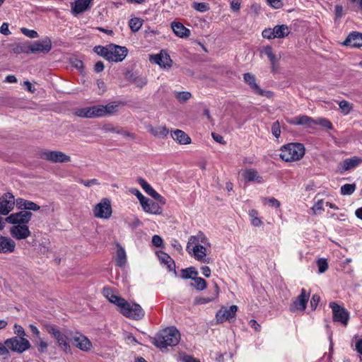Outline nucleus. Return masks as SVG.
<instances>
[{
    "label": "nucleus",
    "instance_id": "f257e3e1",
    "mask_svg": "<svg viewBox=\"0 0 362 362\" xmlns=\"http://www.w3.org/2000/svg\"><path fill=\"white\" fill-rule=\"evenodd\" d=\"M186 250L195 259L205 263L208 262L207 255L211 252V244L205 234L199 231L189 238Z\"/></svg>",
    "mask_w": 362,
    "mask_h": 362
},
{
    "label": "nucleus",
    "instance_id": "f03ea898",
    "mask_svg": "<svg viewBox=\"0 0 362 362\" xmlns=\"http://www.w3.org/2000/svg\"><path fill=\"white\" fill-rule=\"evenodd\" d=\"M180 340V334L174 327H167L158 332L153 338V344L161 351L168 346H176Z\"/></svg>",
    "mask_w": 362,
    "mask_h": 362
},
{
    "label": "nucleus",
    "instance_id": "7ed1b4c3",
    "mask_svg": "<svg viewBox=\"0 0 362 362\" xmlns=\"http://www.w3.org/2000/svg\"><path fill=\"white\" fill-rule=\"evenodd\" d=\"M305 153V148L303 144L289 143L281 148L279 156L286 162H294L300 160Z\"/></svg>",
    "mask_w": 362,
    "mask_h": 362
},
{
    "label": "nucleus",
    "instance_id": "20e7f679",
    "mask_svg": "<svg viewBox=\"0 0 362 362\" xmlns=\"http://www.w3.org/2000/svg\"><path fill=\"white\" fill-rule=\"evenodd\" d=\"M46 331L55 339L60 350L64 354H72L69 337L58 329L55 325H46Z\"/></svg>",
    "mask_w": 362,
    "mask_h": 362
},
{
    "label": "nucleus",
    "instance_id": "39448f33",
    "mask_svg": "<svg viewBox=\"0 0 362 362\" xmlns=\"http://www.w3.org/2000/svg\"><path fill=\"white\" fill-rule=\"evenodd\" d=\"M119 312L126 317L139 320L144 317L145 312L140 305L135 303H129L125 300L119 310Z\"/></svg>",
    "mask_w": 362,
    "mask_h": 362
},
{
    "label": "nucleus",
    "instance_id": "423d86ee",
    "mask_svg": "<svg viewBox=\"0 0 362 362\" xmlns=\"http://www.w3.org/2000/svg\"><path fill=\"white\" fill-rule=\"evenodd\" d=\"M112 214L111 202L107 198H103L93 208V214L95 218L109 219Z\"/></svg>",
    "mask_w": 362,
    "mask_h": 362
},
{
    "label": "nucleus",
    "instance_id": "0eeeda50",
    "mask_svg": "<svg viewBox=\"0 0 362 362\" xmlns=\"http://www.w3.org/2000/svg\"><path fill=\"white\" fill-rule=\"evenodd\" d=\"M52 49V42L49 38L37 40L24 45L23 51L26 53H48Z\"/></svg>",
    "mask_w": 362,
    "mask_h": 362
},
{
    "label": "nucleus",
    "instance_id": "6e6552de",
    "mask_svg": "<svg viewBox=\"0 0 362 362\" xmlns=\"http://www.w3.org/2000/svg\"><path fill=\"white\" fill-rule=\"evenodd\" d=\"M5 345L17 353H23L30 348V343L26 338L18 337L7 339Z\"/></svg>",
    "mask_w": 362,
    "mask_h": 362
},
{
    "label": "nucleus",
    "instance_id": "1a4fd4ad",
    "mask_svg": "<svg viewBox=\"0 0 362 362\" xmlns=\"http://www.w3.org/2000/svg\"><path fill=\"white\" fill-rule=\"evenodd\" d=\"M42 159L52 163H64L71 161L70 156L60 151L44 150L40 153Z\"/></svg>",
    "mask_w": 362,
    "mask_h": 362
},
{
    "label": "nucleus",
    "instance_id": "9d476101",
    "mask_svg": "<svg viewBox=\"0 0 362 362\" xmlns=\"http://www.w3.org/2000/svg\"><path fill=\"white\" fill-rule=\"evenodd\" d=\"M22 211L11 214L6 218V221L11 224H28L32 218L33 214L30 211Z\"/></svg>",
    "mask_w": 362,
    "mask_h": 362
},
{
    "label": "nucleus",
    "instance_id": "9b49d317",
    "mask_svg": "<svg viewBox=\"0 0 362 362\" xmlns=\"http://www.w3.org/2000/svg\"><path fill=\"white\" fill-rule=\"evenodd\" d=\"M127 53L128 49L125 47L110 45L108 61L120 62L125 59Z\"/></svg>",
    "mask_w": 362,
    "mask_h": 362
},
{
    "label": "nucleus",
    "instance_id": "f8f14e48",
    "mask_svg": "<svg viewBox=\"0 0 362 362\" xmlns=\"http://www.w3.org/2000/svg\"><path fill=\"white\" fill-rule=\"evenodd\" d=\"M16 204L14 196L11 193H6L0 197V214L8 215Z\"/></svg>",
    "mask_w": 362,
    "mask_h": 362
},
{
    "label": "nucleus",
    "instance_id": "ddd939ff",
    "mask_svg": "<svg viewBox=\"0 0 362 362\" xmlns=\"http://www.w3.org/2000/svg\"><path fill=\"white\" fill-rule=\"evenodd\" d=\"M238 310L237 305H233L228 308H221L216 314V321L222 323L225 321L234 320Z\"/></svg>",
    "mask_w": 362,
    "mask_h": 362
},
{
    "label": "nucleus",
    "instance_id": "4468645a",
    "mask_svg": "<svg viewBox=\"0 0 362 362\" xmlns=\"http://www.w3.org/2000/svg\"><path fill=\"white\" fill-rule=\"evenodd\" d=\"M329 307L332 310L334 320L339 322L344 325H346L349 321L348 311L334 302H331Z\"/></svg>",
    "mask_w": 362,
    "mask_h": 362
},
{
    "label": "nucleus",
    "instance_id": "2eb2a0df",
    "mask_svg": "<svg viewBox=\"0 0 362 362\" xmlns=\"http://www.w3.org/2000/svg\"><path fill=\"white\" fill-rule=\"evenodd\" d=\"M74 345L82 351H89L93 345L89 339L83 334L76 332L71 337Z\"/></svg>",
    "mask_w": 362,
    "mask_h": 362
},
{
    "label": "nucleus",
    "instance_id": "dca6fc26",
    "mask_svg": "<svg viewBox=\"0 0 362 362\" xmlns=\"http://www.w3.org/2000/svg\"><path fill=\"white\" fill-rule=\"evenodd\" d=\"M10 228L11 235L16 240H25L30 236L31 232L26 224H13Z\"/></svg>",
    "mask_w": 362,
    "mask_h": 362
},
{
    "label": "nucleus",
    "instance_id": "f3484780",
    "mask_svg": "<svg viewBox=\"0 0 362 362\" xmlns=\"http://www.w3.org/2000/svg\"><path fill=\"white\" fill-rule=\"evenodd\" d=\"M310 297V293H307L305 289L302 288L300 294L291 305L290 310L292 312L303 311L306 308V305Z\"/></svg>",
    "mask_w": 362,
    "mask_h": 362
},
{
    "label": "nucleus",
    "instance_id": "a211bd4d",
    "mask_svg": "<svg viewBox=\"0 0 362 362\" xmlns=\"http://www.w3.org/2000/svg\"><path fill=\"white\" fill-rule=\"evenodd\" d=\"M362 163V158L358 156H353L349 158H346L339 165V172L344 173L345 171L351 170L356 166L359 165Z\"/></svg>",
    "mask_w": 362,
    "mask_h": 362
},
{
    "label": "nucleus",
    "instance_id": "6ab92c4d",
    "mask_svg": "<svg viewBox=\"0 0 362 362\" xmlns=\"http://www.w3.org/2000/svg\"><path fill=\"white\" fill-rule=\"evenodd\" d=\"M150 60L163 68H170L172 65V60L169 54L163 51L158 54L151 56Z\"/></svg>",
    "mask_w": 362,
    "mask_h": 362
},
{
    "label": "nucleus",
    "instance_id": "aec40b11",
    "mask_svg": "<svg viewBox=\"0 0 362 362\" xmlns=\"http://www.w3.org/2000/svg\"><path fill=\"white\" fill-rule=\"evenodd\" d=\"M103 294L110 303L117 306L118 310L125 301V299L118 296L116 292L110 288H104L103 290Z\"/></svg>",
    "mask_w": 362,
    "mask_h": 362
},
{
    "label": "nucleus",
    "instance_id": "412c9836",
    "mask_svg": "<svg viewBox=\"0 0 362 362\" xmlns=\"http://www.w3.org/2000/svg\"><path fill=\"white\" fill-rule=\"evenodd\" d=\"M15 241L9 237L0 236V253L10 254L15 251Z\"/></svg>",
    "mask_w": 362,
    "mask_h": 362
},
{
    "label": "nucleus",
    "instance_id": "4be33fe9",
    "mask_svg": "<svg viewBox=\"0 0 362 362\" xmlns=\"http://www.w3.org/2000/svg\"><path fill=\"white\" fill-rule=\"evenodd\" d=\"M138 182L142 187V189L151 197L154 198L156 200L165 204L164 198L160 195L156 190H154L152 187L143 178H139Z\"/></svg>",
    "mask_w": 362,
    "mask_h": 362
},
{
    "label": "nucleus",
    "instance_id": "5701e85b",
    "mask_svg": "<svg viewBox=\"0 0 362 362\" xmlns=\"http://www.w3.org/2000/svg\"><path fill=\"white\" fill-rule=\"evenodd\" d=\"M141 205L144 211L146 213L151 214H160L162 213V209L159 204L148 198L142 202Z\"/></svg>",
    "mask_w": 362,
    "mask_h": 362
},
{
    "label": "nucleus",
    "instance_id": "b1692460",
    "mask_svg": "<svg viewBox=\"0 0 362 362\" xmlns=\"http://www.w3.org/2000/svg\"><path fill=\"white\" fill-rule=\"evenodd\" d=\"M344 44L351 47H362V33L353 32L349 35Z\"/></svg>",
    "mask_w": 362,
    "mask_h": 362
},
{
    "label": "nucleus",
    "instance_id": "393cba45",
    "mask_svg": "<svg viewBox=\"0 0 362 362\" xmlns=\"http://www.w3.org/2000/svg\"><path fill=\"white\" fill-rule=\"evenodd\" d=\"M242 176L245 181L255 182L257 183H262L264 180L263 177L255 169H246L243 173Z\"/></svg>",
    "mask_w": 362,
    "mask_h": 362
},
{
    "label": "nucleus",
    "instance_id": "a878e982",
    "mask_svg": "<svg viewBox=\"0 0 362 362\" xmlns=\"http://www.w3.org/2000/svg\"><path fill=\"white\" fill-rule=\"evenodd\" d=\"M290 123L295 125H303L305 127L313 128L314 127L315 119L307 115H299L292 118Z\"/></svg>",
    "mask_w": 362,
    "mask_h": 362
},
{
    "label": "nucleus",
    "instance_id": "bb28decb",
    "mask_svg": "<svg viewBox=\"0 0 362 362\" xmlns=\"http://www.w3.org/2000/svg\"><path fill=\"white\" fill-rule=\"evenodd\" d=\"M16 206L19 209L25 211L30 210L36 211L40 209V206L35 202L21 198L16 199Z\"/></svg>",
    "mask_w": 362,
    "mask_h": 362
},
{
    "label": "nucleus",
    "instance_id": "cd10ccee",
    "mask_svg": "<svg viewBox=\"0 0 362 362\" xmlns=\"http://www.w3.org/2000/svg\"><path fill=\"white\" fill-rule=\"evenodd\" d=\"M171 28L175 35L179 37H187L190 34V30L180 22H173Z\"/></svg>",
    "mask_w": 362,
    "mask_h": 362
},
{
    "label": "nucleus",
    "instance_id": "c85d7f7f",
    "mask_svg": "<svg viewBox=\"0 0 362 362\" xmlns=\"http://www.w3.org/2000/svg\"><path fill=\"white\" fill-rule=\"evenodd\" d=\"M172 138L180 144H188L191 143L190 137L183 131L177 129L172 134Z\"/></svg>",
    "mask_w": 362,
    "mask_h": 362
},
{
    "label": "nucleus",
    "instance_id": "c756f323",
    "mask_svg": "<svg viewBox=\"0 0 362 362\" xmlns=\"http://www.w3.org/2000/svg\"><path fill=\"white\" fill-rule=\"evenodd\" d=\"M127 78L139 88H142L147 83V80L145 77L133 73L127 74Z\"/></svg>",
    "mask_w": 362,
    "mask_h": 362
},
{
    "label": "nucleus",
    "instance_id": "7c9ffc66",
    "mask_svg": "<svg viewBox=\"0 0 362 362\" xmlns=\"http://www.w3.org/2000/svg\"><path fill=\"white\" fill-rule=\"evenodd\" d=\"M117 250L115 257L116 264L118 267H123L127 262V255L124 249L119 245H117Z\"/></svg>",
    "mask_w": 362,
    "mask_h": 362
},
{
    "label": "nucleus",
    "instance_id": "2f4dec72",
    "mask_svg": "<svg viewBox=\"0 0 362 362\" xmlns=\"http://www.w3.org/2000/svg\"><path fill=\"white\" fill-rule=\"evenodd\" d=\"M219 294V287L217 284H214V289L210 297H199L195 299V303L198 305L206 304L215 300Z\"/></svg>",
    "mask_w": 362,
    "mask_h": 362
},
{
    "label": "nucleus",
    "instance_id": "473e14b6",
    "mask_svg": "<svg viewBox=\"0 0 362 362\" xmlns=\"http://www.w3.org/2000/svg\"><path fill=\"white\" fill-rule=\"evenodd\" d=\"M244 81L248 84L250 88L253 90L255 93L260 88L256 82V78L255 75L250 73H246L243 75Z\"/></svg>",
    "mask_w": 362,
    "mask_h": 362
},
{
    "label": "nucleus",
    "instance_id": "72a5a7b5",
    "mask_svg": "<svg viewBox=\"0 0 362 362\" xmlns=\"http://www.w3.org/2000/svg\"><path fill=\"white\" fill-rule=\"evenodd\" d=\"M92 0H77L75 2L73 11L78 14L85 11L90 6Z\"/></svg>",
    "mask_w": 362,
    "mask_h": 362
},
{
    "label": "nucleus",
    "instance_id": "f704fd0d",
    "mask_svg": "<svg viewBox=\"0 0 362 362\" xmlns=\"http://www.w3.org/2000/svg\"><path fill=\"white\" fill-rule=\"evenodd\" d=\"M158 257L160 262L167 265L169 270H173L175 269V262L173 259L166 253L160 252L158 253Z\"/></svg>",
    "mask_w": 362,
    "mask_h": 362
},
{
    "label": "nucleus",
    "instance_id": "c9c22d12",
    "mask_svg": "<svg viewBox=\"0 0 362 362\" xmlns=\"http://www.w3.org/2000/svg\"><path fill=\"white\" fill-rule=\"evenodd\" d=\"M274 37L281 38L287 36L290 33L289 28L286 25H276L274 28Z\"/></svg>",
    "mask_w": 362,
    "mask_h": 362
},
{
    "label": "nucleus",
    "instance_id": "e433bc0d",
    "mask_svg": "<svg viewBox=\"0 0 362 362\" xmlns=\"http://www.w3.org/2000/svg\"><path fill=\"white\" fill-rule=\"evenodd\" d=\"M248 215L250 218L251 224L255 227H259L262 225V221L259 217L258 211L255 209L249 211Z\"/></svg>",
    "mask_w": 362,
    "mask_h": 362
},
{
    "label": "nucleus",
    "instance_id": "4c0bfd02",
    "mask_svg": "<svg viewBox=\"0 0 362 362\" xmlns=\"http://www.w3.org/2000/svg\"><path fill=\"white\" fill-rule=\"evenodd\" d=\"M150 133L157 137H165L168 130L165 126H158L151 128Z\"/></svg>",
    "mask_w": 362,
    "mask_h": 362
},
{
    "label": "nucleus",
    "instance_id": "58836bf2",
    "mask_svg": "<svg viewBox=\"0 0 362 362\" xmlns=\"http://www.w3.org/2000/svg\"><path fill=\"white\" fill-rule=\"evenodd\" d=\"M261 53L266 55L269 58L272 66L274 67L275 63L278 61V58L273 53L272 47L269 46L263 47L261 50Z\"/></svg>",
    "mask_w": 362,
    "mask_h": 362
},
{
    "label": "nucleus",
    "instance_id": "ea45409f",
    "mask_svg": "<svg viewBox=\"0 0 362 362\" xmlns=\"http://www.w3.org/2000/svg\"><path fill=\"white\" fill-rule=\"evenodd\" d=\"M339 107L341 112L344 115H349L353 110V105L346 100H341L339 103Z\"/></svg>",
    "mask_w": 362,
    "mask_h": 362
},
{
    "label": "nucleus",
    "instance_id": "a19ab883",
    "mask_svg": "<svg viewBox=\"0 0 362 362\" xmlns=\"http://www.w3.org/2000/svg\"><path fill=\"white\" fill-rule=\"evenodd\" d=\"M143 25V20L139 18H132L129 22L131 30L134 33L137 32Z\"/></svg>",
    "mask_w": 362,
    "mask_h": 362
},
{
    "label": "nucleus",
    "instance_id": "79ce46f5",
    "mask_svg": "<svg viewBox=\"0 0 362 362\" xmlns=\"http://www.w3.org/2000/svg\"><path fill=\"white\" fill-rule=\"evenodd\" d=\"M75 114L80 117L93 118L92 106L78 109Z\"/></svg>",
    "mask_w": 362,
    "mask_h": 362
},
{
    "label": "nucleus",
    "instance_id": "37998d69",
    "mask_svg": "<svg viewBox=\"0 0 362 362\" xmlns=\"http://www.w3.org/2000/svg\"><path fill=\"white\" fill-rule=\"evenodd\" d=\"M175 97L180 103H185L189 100L192 97V94L188 91H175Z\"/></svg>",
    "mask_w": 362,
    "mask_h": 362
},
{
    "label": "nucleus",
    "instance_id": "c03bdc74",
    "mask_svg": "<svg viewBox=\"0 0 362 362\" xmlns=\"http://www.w3.org/2000/svg\"><path fill=\"white\" fill-rule=\"evenodd\" d=\"M198 272L194 269V267H189L185 269H182L181 272V276L183 279H192L197 276Z\"/></svg>",
    "mask_w": 362,
    "mask_h": 362
},
{
    "label": "nucleus",
    "instance_id": "a18cd8bd",
    "mask_svg": "<svg viewBox=\"0 0 362 362\" xmlns=\"http://www.w3.org/2000/svg\"><path fill=\"white\" fill-rule=\"evenodd\" d=\"M356 187L355 184H345L341 187V193L343 195H350L354 192Z\"/></svg>",
    "mask_w": 362,
    "mask_h": 362
},
{
    "label": "nucleus",
    "instance_id": "49530a36",
    "mask_svg": "<svg viewBox=\"0 0 362 362\" xmlns=\"http://www.w3.org/2000/svg\"><path fill=\"white\" fill-rule=\"evenodd\" d=\"M194 284H192L197 290H204L206 287V281L201 278L194 276L193 278Z\"/></svg>",
    "mask_w": 362,
    "mask_h": 362
},
{
    "label": "nucleus",
    "instance_id": "de8ad7c7",
    "mask_svg": "<svg viewBox=\"0 0 362 362\" xmlns=\"http://www.w3.org/2000/svg\"><path fill=\"white\" fill-rule=\"evenodd\" d=\"M118 105L115 103H109L106 105H103L104 115H112L117 111Z\"/></svg>",
    "mask_w": 362,
    "mask_h": 362
},
{
    "label": "nucleus",
    "instance_id": "09e8293b",
    "mask_svg": "<svg viewBox=\"0 0 362 362\" xmlns=\"http://www.w3.org/2000/svg\"><path fill=\"white\" fill-rule=\"evenodd\" d=\"M324 205H325V202L322 199L317 200L311 208L313 214L316 215L324 211Z\"/></svg>",
    "mask_w": 362,
    "mask_h": 362
},
{
    "label": "nucleus",
    "instance_id": "8fccbe9b",
    "mask_svg": "<svg viewBox=\"0 0 362 362\" xmlns=\"http://www.w3.org/2000/svg\"><path fill=\"white\" fill-rule=\"evenodd\" d=\"M92 115L93 118L94 117H105L104 111H103V105H93L92 106Z\"/></svg>",
    "mask_w": 362,
    "mask_h": 362
},
{
    "label": "nucleus",
    "instance_id": "3c124183",
    "mask_svg": "<svg viewBox=\"0 0 362 362\" xmlns=\"http://www.w3.org/2000/svg\"><path fill=\"white\" fill-rule=\"evenodd\" d=\"M95 51L100 56L104 57L105 59L108 60L109 57V46L103 47V46H96L94 48Z\"/></svg>",
    "mask_w": 362,
    "mask_h": 362
},
{
    "label": "nucleus",
    "instance_id": "603ef678",
    "mask_svg": "<svg viewBox=\"0 0 362 362\" xmlns=\"http://www.w3.org/2000/svg\"><path fill=\"white\" fill-rule=\"evenodd\" d=\"M317 124L329 129H331L332 128V123L328 119L325 118H319L315 120L314 126Z\"/></svg>",
    "mask_w": 362,
    "mask_h": 362
},
{
    "label": "nucleus",
    "instance_id": "864d4df0",
    "mask_svg": "<svg viewBox=\"0 0 362 362\" xmlns=\"http://www.w3.org/2000/svg\"><path fill=\"white\" fill-rule=\"evenodd\" d=\"M36 345L37 349L40 353H45L48 347V344L44 341L41 337H39L36 340Z\"/></svg>",
    "mask_w": 362,
    "mask_h": 362
},
{
    "label": "nucleus",
    "instance_id": "5fc2aeb1",
    "mask_svg": "<svg viewBox=\"0 0 362 362\" xmlns=\"http://www.w3.org/2000/svg\"><path fill=\"white\" fill-rule=\"evenodd\" d=\"M179 361H180L181 362H200L194 357L183 353H180L179 354Z\"/></svg>",
    "mask_w": 362,
    "mask_h": 362
},
{
    "label": "nucleus",
    "instance_id": "6e6d98bb",
    "mask_svg": "<svg viewBox=\"0 0 362 362\" xmlns=\"http://www.w3.org/2000/svg\"><path fill=\"white\" fill-rule=\"evenodd\" d=\"M317 267L320 273H324L328 269V263L326 259L320 258L317 261Z\"/></svg>",
    "mask_w": 362,
    "mask_h": 362
},
{
    "label": "nucleus",
    "instance_id": "4d7b16f0",
    "mask_svg": "<svg viewBox=\"0 0 362 362\" xmlns=\"http://www.w3.org/2000/svg\"><path fill=\"white\" fill-rule=\"evenodd\" d=\"M13 332L18 337H25V332L23 327L18 324H15L13 326Z\"/></svg>",
    "mask_w": 362,
    "mask_h": 362
},
{
    "label": "nucleus",
    "instance_id": "13d9d810",
    "mask_svg": "<svg viewBox=\"0 0 362 362\" xmlns=\"http://www.w3.org/2000/svg\"><path fill=\"white\" fill-rule=\"evenodd\" d=\"M21 32L30 38H36L38 37L37 33L34 30H29L25 28H21Z\"/></svg>",
    "mask_w": 362,
    "mask_h": 362
},
{
    "label": "nucleus",
    "instance_id": "bf43d9fd",
    "mask_svg": "<svg viewBox=\"0 0 362 362\" xmlns=\"http://www.w3.org/2000/svg\"><path fill=\"white\" fill-rule=\"evenodd\" d=\"M79 182L88 187H92L93 185H100V182L97 179H91V180H80Z\"/></svg>",
    "mask_w": 362,
    "mask_h": 362
},
{
    "label": "nucleus",
    "instance_id": "052dcab7",
    "mask_svg": "<svg viewBox=\"0 0 362 362\" xmlns=\"http://www.w3.org/2000/svg\"><path fill=\"white\" fill-rule=\"evenodd\" d=\"M272 133L277 139L280 136L281 129L279 123L278 122H276L272 124Z\"/></svg>",
    "mask_w": 362,
    "mask_h": 362
},
{
    "label": "nucleus",
    "instance_id": "680f3d73",
    "mask_svg": "<svg viewBox=\"0 0 362 362\" xmlns=\"http://www.w3.org/2000/svg\"><path fill=\"white\" fill-rule=\"evenodd\" d=\"M130 192H131L132 194H133L134 195H135L137 197V199L140 202V204H141L142 202H144L146 199V197H145L141 194V192L139 189H135V188L131 189Z\"/></svg>",
    "mask_w": 362,
    "mask_h": 362
},
{
    "label": "nucleus",
    "instance_id": "e2e57ef3",
    "mask_svg": "<svg viewBox=\"0 0 362 362\" xmlns=\"http://www.w3.org/2000/svg\"><path fill=\"white\" fill-rule=\"evenodd\" d=\"M273 32H274V29H270V28L264 29L262 31V37L264 38H267V39L276 38V37H274V33H273Z\"/></svg>",
    "mask_w": 362,
    "mask_h": 362
},
{
    "label": "nucleus",
    "instance_id": "0e129e2a",
    "mask_svg": "<svg viewBox=\"0 0 362 362\" xmlns=\"http://www.w3.org/2000/svg\"><path fill=\"white\" fill-rule=\"evenodd\" d=\"M320 298L317 294H314L310 300V306L313 310H315L318 303L320 302Z\"/></svg>",
    "mask_w": 362,
    "mask_h": 362
},
{
    "label": "nucleus",
    "instance_id": "69168bd1",
    "mask_svg": "<svg viewBox=\"0 0 362 362\" xmlns=\"http://www.w3.org/2000/svg\"><path fill=\"white\" fill-rule=\"evenodd\" d=\"M163 242L162 238L158 235H154L152 237V243L156 247H161Z\"/></svg>",
    "mask_w": 362,
    "mask_h": 362
},
{
    "label": "nucleus",
    "instance_id": "338daca9",
    "mask_svg": "<svg viewBox=\"0 0 362 362\" xmlns=\"http://www.w3.org/2000/svg\"><path fill=\"white\" fill-rule=\"evenodd\" d=\"M268 4L274 8H279L282 6V0H267Z\"/></svg>",
    "mask_w": 362,
    "mask_h": 362
},
{
    "label": "nucleus",
    "instance_id": "774afa93",
    "mask_svg": "<svg viewBox=\"0 0 362 362\" xmlns=\"http://www.w3.org/2000/svg\"><path fill=\"white\" fill-rule=\"evenodd\" d=\"M171 245L173 248H175L176 250H177L180 253L182 252V246L181 245L180 243L175 239H173L171 240Z\"/></svg>",
    "mask_w": 362,
    "mask_h": 362
}]
</instances>
